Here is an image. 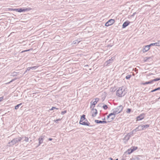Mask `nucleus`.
<instances>
[{
    "label": "nucleus",
    "instance_id": "1",
    "mask_svg": "<svg viewBox=\"0 0 160 160\" xmlns=\"http://www.w3.org/2000/svg\"><path fill=\"white\" fill-rule=\"evenodd\" d=\"M79 123L81 124L88 126L90 123L85 118V115H83L81 117Z\"/></svg>",
    "mask_w": 160,
    "mask_h": 160
},
{
    "label": "nucleus",
    "instance_id": "2",
    "mask_svg": "<svg viewBox=\"0 0 160 160\" xmlns=\"http://www.w3.org/2000/svg\"><path fill=\"white\" fill-rule=\"evenodd\" d=\"M125 89L123 87H120L117 91L116 95L118 97H122L124 96L125 93L124 92Z\"/></svg>",
    "mask_w": 160,
    "mask_h": 160
},
{
    "label": "nucleus",
    "instance_id": "3",
    "mask_svg": "<svg viewBox=\"0 0 160 160\" xmlns=\"http://www.w3.org/2000/svg\"><path fill=\"white\" fill-rule=\"evenodd\" d=\"M115 117V114L112 113L110 114L108 116V120L107 122H111L114 118Z\"/></svg>",
    "mask_w": 160,
    "mask_h": 160
},
{
    "label": "nucleus",
    "instance_id": "4",
    "mask_svg": "<svg viewBox=\"0 0 160 160\" xmlns=\"http://www.w3.org/2000/svg\"><path fill=\"white\" fill-rule=\"evenodd\" d=\"M145 114L144 113L141 114L139 116L137 117L136 118V121L141 120L143 119L145 117Z\"/></svg>",
    "mask_w": 160,
    "mask_h": 160
},
{
    "label": "nucleus",
    "instance_id": "5",
    "mask_svg": "<svg viewBox=\"0 0 160 160\" xmlns=\"http://www.w3.org/2000/svg\"><path fill=\"white\" fill-rule=\"evenodd\" d=\"M115 22V20L113 19H111L108 20L106 23L105 25L108 26L112 24Z\"/></svg>",
    "mask_w": 160,
    "mask_h": 160
},
{
    "label": "nucleus",
    "instance_id": "6",
    "mask_svg": "<svg viewBox=\"0 0 160 160\" xmlns=\"http://www.w3.org/2000/svg\"><path fill=\"white\" fill-rule=\"evenodd\" d=\"M99 99L98 98H96L95 99L94 101H92L91 102V107H94L95 105L97 103V102L99 101Z\"/></svg>",
    "mask_w": 160,
    "mask_h": 160
},
{
    "label": "nucleus",
    "instance_id": "7",
    "mask_svg": "<svg viewBox=\"0 0 160 160\" xmlns=\"http://www.w3.org/2000/svg\"><path fill=\"white\" fill-rule=\"evenodd\" d=\"M97 109L95 108H93L91 111V114L93 117H95L97 114Z\"/></svg>",
    "mask_w": 160,
    "mask_h": 160
},
{
    "label": "nucleus",
    "instance_id": "8",
    "mask_svg": "<svg viewBox=\"0 0 160 160\" xmlns=\"http://www.w3.org/2000/svg\"><path fill=\"white\" fill-rule=\"evenodd\" d=\"M150 49V47L148 45L145 46L142 49L143 52H145L148 51Z\"/></svg>",
    "mask_w": 160,
    "mask_h": 160
},
{
    "label": "nucleus",
    "instance_id": "9",
    "mask_svg": "<svg viewBox=\"0 0 160 160\" xmlns=\"http://www.w3.org/2000/svg\"><path fill=\"white\" fill-rule=\"evenodd\" d=\"M13 10L16 11H18L19 12H25L26 11H27V9H22V8H17V9H12Z\"/></svg>",
    "mask_w": 160,
    "mask_h": 160
},
{
    "label": "nucleus",
    "instance_id": "10",
    "mask_svg": "<svg viewBox=\"0 0 160 160\" xmlns=\"http://www.w3.org/2000/svg\"><path fill=\"white\" fill-rule=\"evenodd\" d=\"M129 23V22L128 21H127L124 22L122 25V28H125L127 26H128Z\"/></svg>",
    "mask_w": 160,
    "mask_h": 160
},
{
    "label": "nucleus",
    "instance_id": "11",
    "mask_svg": "<svg viewBox=\"0 0 160 160\" xmlns=\"http://www.w3.org/2000/svg\"><path fill=\"white\" fill-rule=\"evenodd\" d=\"M131 149L132 150V152H133L138 149V147H137L133 146L131 147Z\"/></svg>",
    "mask_w": 160,
    "mask_h": 160
},
{
    "label": "nucleus",
    "instance_id": "12",
    "mask_svg": "<svg viewBox=\"0 0 160 160\" xmlns=\"http://www.w3.org/2000/svg\"><path fill=\"white\" fill-rule=\"evenodd\" d=\"M126 152H127L128 154H130L132 152V150L131 148H130L127 150L126 151Z\"/></svg>",
    "mask_w": 160,
    "mask_h": 160
},
{
    "label": "nucleus",
    "instance_id": "13",
    "mask_svg": "<svg viewBox=\"0 0 160 160\" xmlns=\"http://www.w3.org/2000/svg\"><path fill=\"white\" fill-rule=\"evenodd\" d=\"M95 122L97 123H107V121H99V120H95Z\"/></svg>",
    "mask_w": 160,
    "mask_h": 160
},
{
    "label": "nucleus",
    "instance_id": "14",
    "mask_svg": "<svg viewBox=\"0 0 160 160\" xmlns=\"http://www.w3.org/2000/svg\"><path fill=\"white\" fill-rule=\"evenodd\" d=\"M152 83V81L151 80V81H149V82H145L144 83H142V84L143 85H146V84H151V83Z\"/></svg>",
    "mask_w": 160,
    "mask_h": 160
},
{
    "label": "nucleus",
    "instance_id": "15",
    "mask_svg": "<svg viewBox=\"0 0 160 160\" xmlns=\"http://www.w3.org/2000/svg\"><path fill=\"white\" fill-rule=\"evenodd\" d=\"M155 43L156 46H160V41H158L157 42Z\"/></svg>",
    "mask_w": 160,
    "mask_h": 160
},
{
    "label": "nucleus",
    "instance_id": "16",
    "mask_svg": "<svg viewBox=\"0 0 160 160\" xmlns=\"http://www.w3.org/2000/svg\"><path fill=\"white\" fill-rule=\"evenodd\" d=\"M22 104V103H20L18 104L15 106V109H17L19 107V106L21 105Z\"/></svg>",
    "mask_w": 160,
    "mask_h": 160
},
{
    "label": "nucleus",
    "instance_id": "17",
    "mask_svg": "<svg viewBox=\"0 0 160 160\" xmlns=\"http://www.w3.org/2000/svg\"><path fill=\"white\" fill-rule=\"evenodd\" d=\"M159 80H160V78H156L152 80V82H153L154 81H158Z\"/></svg>",
    "mask_w": 160,
    "mask_h": 160
},
{
    "label": "nucleus",
    "instance_id": "18",
    "mask_svg": "<svg viewBox=\"0 0 160 160\" xmlns=\"http://www.w3.org/2000/svg\"><path fill=\"white\" fill-rule=\"evenodd\" d=\"M131 77V75H128L126 77V78L127 79H129Z\"/></svg>",
    "mask_w": 160,
    "mask_h": 160
},
{
    "label": "nucleus",
    "instance_id": "19",
    "mask_svg": "<svg viewBox=\"0 0 160 160\" xmlns=\"http://www.w3.org/2000/svg\"><path fill=\"white\" fill-rule=\"evenodd\" d=\"M37 68H38V66H37L32 67H30V68H29V70H30V69H35Z\"/></svg>",
    "mask_w": 160,
    "mask_h": 160
},
{
    "label": "nucleus",
    "instance_id": "20",
    "mask_svg": "<svg viewBox=\"0 0 160 160\" xmlns=\"http://www.w3.org/2000/svg\"><path fill=\"white\" fill-rule=\"evenodd\" d=\"M149 125H144L142 126L143 128H147L149 127Z\"/></svg>",
    "mask_w": 160,
    "mask_h": 160
},
{
    "label": "nucleus",
    "instance_id": "21",
    "mask_svg": "<svg viewBox=\"0 0 160 160\" xmlns=\"http://www.w3.org/2000/svg\"><path fill=\"white\" fill-rule=\"evenodd\" d=\"M54 109H58L57 108H56V107H52V108L51 109H50V110L51 111V110H54Z\"/></svg>",
    "mask_w": 160,
    "mask_h": 160
},
{
    "label": "nucleus",
    "instance_id": "22",
    "mask_svg": "<svg viewBox=\"0 0 160 160\" xmlns=\"http://www.w3.org/2000/svg\"><path fill=\"white\" fill-rule=\"evenodd\" d=\"M103 108L104 109H106L108 108L107 106L106 105H104L103 106Z\"/></svg>",
    "mask_w": 160,
    "mask_h": 160
},
{
    "label": "nucleus",
    "instance_id": "23",
    "mask_svg": "<svg viewBox=\"0 0 160 160\" xmlns=\"http://www.w3.org/2000/svg\"><path fill=\"white\" fill-rule=\"evenodd\" d=\"M148 45L150 47L151 46H155V43H151V44H150V45Z\"/></svg>",
    "mask_w": 160,
    "mask_h": 160
},
{
    "label": "nucleus",
    "instance_id": "24",
    "mask_svg": "<svg viewBox=\"0 0 160 160\" xmlns=\"http://www.w3.org/2000/svg\"><path fill=\"white\" fill-rule=\"evenodd\" d=\"M66 112H67V111L66 110H65L64 111L62 112H61V114L63 115V114H65Z\"/></svg>",
    "mask_w": 160,
    "mask_h": 160
},
{
    "label": "nucleus",
    "instance_id": "25",
    "mask_svg": "<svg viewBox=\"0 0 160 160\" xmlns=\"http://www.w3.org/2000/svg\"><path fill=\"white\" fill-rule=\"evenodd\" d=\"M131 110L130 109L128 108L127 110V113H129L131 112Z\"/></svg>",
    "mask_w": 160,
    "mask_h": 160
},
{
    "label": "nucleus",
    "instance_id": "26",
    "mask_svg": "<svg viewBox=\"0 0 160 160\" xmlns=\"http://www.w3.org/2000/svg\"><path fill=\"white\" fill-rule=\"evenodd\" d=\"M39 142L40 143L41 142H42V138H39Z\"/></svg>",
    "mask_w": 160,
    "mask_h": 160
},
{
    "label": "nucleus",
    "instance_id": "27",
    "mask_svg": "<svg viewBox=\"0 0 160 160\" xmlns=\"http://www.w3.org/2000/svg\"><path fill=\"white\" fill-rule=\"evenodd\" d=\"M30 50V49H28V50H24V51H23L22 52V53L23 52H27V51H29V50Z\"/></svg>",
    "mask_w": 160,
    "mask_h": 160
},
{
    "label": "nucleus",
    "instance_id": "28",
    "mask_svg": "<svg viewBox=\"0 0 160 160\" xmlns=\"http://www.w3.org/2000/svg\"><path fill=\"white\" fill-rule=\"evenodd\" d=\"M3 97H0V102L2 101L3 100Z\"/></svg>",
    "mask_w": 160,
    "mask_h": 160
},
{
    "label": "nucleus",
    "instance_id": "29",
    "mask_svg": "<svg viewBox=\"0 0 160 160\" xmlns=\"http://www.w3.org/2000/svg\"><path fill=\"white\" fill-rule=\"evenodd\" d=\"M61 120V119H56V120H54V121L55 122H56L57 121H60Z\"/></svg>",
    "mask_w": 160,
    "mask_h": 160
},
{
    "label": "nucleus",
    "instance_id": "30",
    "mask_svg": "<svg viewBox=\"0 0 160 160\" xmlns=\"http://www.w3.org/2000/svg\"><path fill=\"white\" fill-rule=\"evenodd\" d=\"M157 91V90H156V89H154V90H152V91H151V92H155V91Z\"/></svg>",
    "mask_w": 160,
    "mask_h": 160
},
{
    "label": "nucleus",
    "instance_id": "31",
    "mask_svg": "<svg viewBox=\"0 0 160 160\" xmlns=\"http://www.w3.org/2000/svg\"><path fill=\"white\" fill-rule=\"evenodd\" d=\"M156 89L157 90H160V87H158Z\"/></svg>",
    "mask_w": 160,
    "mask_h": 160
},
{
    "label": "nucleus",
    "instance_id": "32",
    "mask_svg": "<svg viewBox=\"0 0 160 160\" xmlns=\"http://www.w3.org/2000/svg\"><path fill=\"white\" fill-rule=\"evenodd\" d=\"M52 140V139L51 138H50L49 139V140H50V141H51V140Z\"/></svg>",
    "mask_w": 160,
    "mask_h": 160
},
{
    "label": "nucleus",
    "instance_id": "33",
    "mask_svg": "<svg viewBox=\"0 0 160 160\" xmlns=\"http://www.w3.org/2000/svg\"><path fill=\"white\" fill-rule=\"evenodd\" d=\"M110 159L111 160H113L112 159V158H110Z\"/></svg>",
    "mask_w": 160,
    "mask_h": 160
},
{
    "label": "nucleus",
    "instance_id": "34",
    "mask_svg": "<svg viewBox=\"0 0 160 160\" xmlns=\"http://www.w3.org/2000/svg\"><path fill=\"white\" fill-rule=\"evenodd\" d=\"M135 13H134L133 14V15H134L135 14Z\"/></svg>",
    "mask_w": 160,
    "mask_h": 160
}]
</instances>
